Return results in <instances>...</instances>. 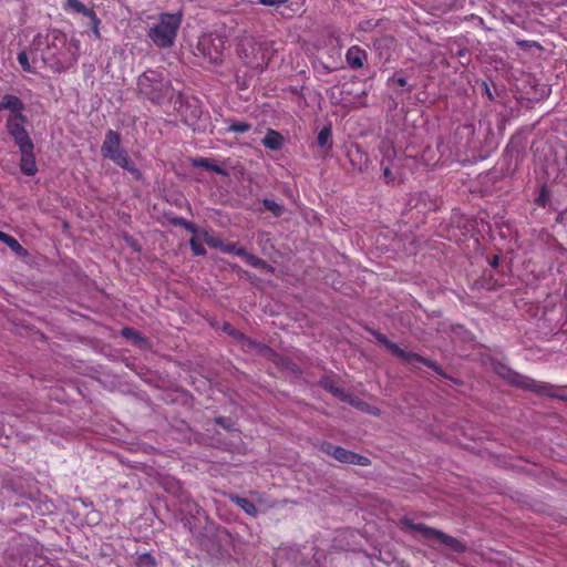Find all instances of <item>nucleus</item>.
Here are the masks:
<instances>
[{"instance_id":"f257e3e1","label":"nucleus","mask_w":567,"mask_h":567,"mask_svg":"<svg viewBox=\"0 0 567 567\" xmlns=\"http://www.w3.org/2000/svg\"><path fill=\"white\" fill-rule=\"evenodd\" d=\"M137 93L141 99L161 105L174 97V87L163 70L148 69L137 78Z\"/></svg>"},{"instance_id":"2f4dec72","label":"nucleus","mask_w":567,"mask_h":567,"mask_svg":"<svg viewBox=\"0 0 567 567\" xmlns=\"http://www.w3.org/2000/svg\"><path fill=\"white\" fill-rule=\"evenodd\" d=\"M122 334L124 337H132V336L137 337V333L132 328H127V327L122 330Z\"/></svg>"},{"instance_id":"6e6552de","label":"nucleus","mask_w":567,"mask_h":567,"mask_svg":"<svg viewBox=\"0 0 567 567\" xmlns=\"http://www.w3.org/2000/svg\"><path fill=\"white\" fill-rule=\"evenodd\" d=\"M175 109L182 121L189 126L195 125L203 114L202 102L193 95L178 92L175 100Z\"/></svg>"},{"instance_id":"7ed1b4c3","label":"nucleus","mask_w":567,"mask_h":567,"mask_svg":"<svg viewBox=\"0 0 567 567\" xmlns=\"http://www.w3.org/2000/svg\"><path fill=\"white\" fill-rule=\"evenodd\" d=\"M101 154L104 158L111 159L114 164L127 171L133 179L141 181L143 178L141 169L122 147L121 135L118 132L109 130L105 133V137L101 146Z\"/></svg>"},{"instance_id":"393cba45","label":"nucleus","mask_w":567,"mask_h":567,"mask_svg":"<svg viewBox=\"0 0 567 567\" xmlns=\"http://www.w3.org/2000/svg\"><path fill=\"white\" fill-rule=\"evenodd\" d=\"M262 205H264V207H265L267 210L271 212L276 217L281 216L282 210H284V209H282V206H281V205H279L278 203H276L275 200H272V199H268V198H265V199L262 200Z\"/></svg>"},{"instance_id":"0eeeda50","label":"nucleus","mask_w":567,"mask_h":567,"mask_svg":"<svg viewBox=\"0 0 567 567\" xmlns=\"http://www.w3.org/2000/svg\"><path fill=\"white\" fill-rule=\"evenodd\" d=\"M372 334L374 336L375 340L383 344L393 355L402 360L403 362L408 364H413L414 362L422 363L426 365L427 368L435 371L437 374L445 377L442 368L435 362L430 359H426L417 353L409 352L403 349H401L396 343L392 342L385 334L379 332V331H372Z\"/></svg>"},{"instance_id":"39448f33","label":"nucleus","mask_w":567,"mask_h":567,"mask_svg":"<svg viewBox=\"0 0 567 567\" xmlns=\"http://www.w3.org/2000/svg\"><path fill=\"white\" fill-rule=\"evenodd\" d=\"M400 525L403 529L414 530L421 534V536L426 540H437L442 545L449 547L455 553H463L465 550V546L457 538L450 536L436 528L430 527L423 523H414L413 519L409 517H403L400 519Z\"/></svg>"},{"instance_id":"473e14b6","label":"nucleus","mask_w":567,"mask_h":567,"mask_svg":"<svg viewBox=\"0 0 567 567\" xmlns=\"http://www.w3.org/2000/svg\"><path fill=\"white\" fill-rule=\"evenodd\" d=\"M499 264V257L497 255L493 256L492 260L489 261V265L493 268H496Z\"/></svg>"},{"instance_id":"aec40b11","label":"nucleus","mask_w":567,"mask_h":567,"mask_svg":"<svg viewBox=\"0 0 567 567\" xmlns=\"http://www.w3.org/2000/svg\"><path fill=\"white\" fill-rule=\"evenodd\" d=\"M199 235L203 241L206 243L210 248L221 250L224 241L219 237L213 236L208 230L205 229L200 230Z\"/></svg>"},{"instance_id":"f03ea898","label":"nucleus","mask_w":567,"mask_h":567,"mask_svg":"<svg viewBox=\"0 0 567 567\" xmlns=\"http://www.w3.org/2000/svg\"><path fill=\"white\" fill-rule=\"evenodd\" d=\"M24 110V103L17 95L7 93L0 100V112L9 111L6 130L18 147L33 143L25 128L28 117Z\"/></svg>"},{"instance_id":"72a5a7b5","label":"nucleus","mask_w":567,"mask_h":567,"mask_svg":"<svg viewBox=\"0 0 567 567\" xmlns=\"http://www.w3.org/2000/svg\"><path fill=\"white\" fill-rule=\"evenodd\" d=\"M383 175L384 177L388 179V181H391L392 179V172L389 167H385L384 171H383Z\"/></svg>"},{"instance_id":"a211bd4d","label":"nucleus","mask_w":567,"mask_h":567,"mask_svg":"<svg viewBox=\"0 0 567 567\" xmlns=\"http://www.w3.org/2000/svg\"><path fill=\"white\" fill-rule=\"evenodd\" d=\"M0 241L6 244L12 251H14L18 256H24L27 250L21 246V244L11 235L3 233L0 230Z\"/></svg>"},{"instance_id":"4be33fe9","label":"nucleus","mask_w":567,"mask_h":567,"mask_svg":"<svg viewBox=\"0 0 567 567\" xmlns=\"http://www.w3.org/2000/svg\"><path fill=\"white\" fill-rule=\"evenodd\" d=\"M87 18L90 19V29H91L93 37L96 40L101 39V31H100L101 19L97 17L95 11H93Z\"/></svg>"},{"instance_id":"7c9ffc66","label":"nucleus","mask_w":567,"mask_h":567,"mask_svg":"<svg viewBox=\"0 0 567 567\" xmlns=\"http://www.w3.org/2000/svg\"><path fill=\"white\" fill-rule=\"evenodd\" d=\"M323 383V386L326 389H328L330 392H332L333 394H338L339 393V389L336 388L332 383L328 382V381H322Z\"/></svg>"},{"instance_id":"bb28decb","label":"nucleus","mask_w":567,"mask_h":567,"mask_svg":"<svg viewBox=\"0 0 567 567\" xmlns=\"http://www.w3.org/2000/svg\"><path fill=\"white\" fill-rule=\"evenodd\" d=\"M175 225L184 227L187 231L199 235L200 230H198L197 226L193 224L192 221L186 220L185 218L181 217L175 220Z\"/></svg>"},{"instance_id":"9b49d317","label":"nucleus","mask_w":567,"mask_h":567,"mask_svg":"<svg viewBox=\"0 0 567 567\" xmlns=\"http://www.w3.org/2000/svg\"><path fill=\"white\" fill-rule=\"evenodd\" d=\"M220 251L224 254H233L235 256L241 257L247 265L254 268H269L264 259L249 254L245 248L238 247L236 243H224Z\"/></svg>"},{"instance_id":"2eb2a0df","label":"nucleus","mask_w":567,"mask_h":567,"mask_svg":"<svg viewBox=\"0 0 567 567\" xmlns=\"http://www.w3.org/2000/svg\"><path fill=\"white\" fill-rule=\"evenodd\" d=\"M190 165L193 167H203L221 176H228V172L224 167L215 164L209 157H193L190 158Z\"/></svg>"},{"instance_id":"f3484780","label":"nucleus","mask_w":567,"mask_h":567,"mask_svg":"<svg viewBox=\"0 0 567 567\" xmlns=\"http://www.w3.org/2000/svg\"><path fill=\"white\" fill-rule=\"evenodd\" d=\"M229 499L231 503L237 505L240 509H243L247 515L251 517H256L258 514V511L252 502H250L246 497H241L238 495H229Z\"/></svg>"},{"instance_id":"b1692460","label":"nucleus","mask_w":567,"mask_h":567,"mask_svg":"<svg viewBox=\"0 0 567 567\" xmlns=\"http://www.w3.org/2000/svg\"><path fill=\"white\" fill-rule=\"evenodd\" d=\"M155 558L150 553H143L136 558L137 567H155Z\"/></svg>"},{"instance_id":"dca6fc26","label":"nucleus","mask_w":567,"mask_h":567,"mask_svg":"<svg viewBox=\"0 0 567 567\" xmlns=\"http://www.w3.org/2000/svg\"><path fill=\"white\" fill-rule=\"evenodd\" d=\"M62 9L68 13H81L86 18L94 11L93 8H87L80 0H64Z\"/></svg>"},{"instance_id":"c756f323","label":"nucleus","mask_w":567,"mask_h":567,"mask_svg":"<svg viewBox=\"0 0 567 567\" xmlns=\"http://www.w3.org/2000/svg\"><path fill=\"white\" fill-rule=\"evenodd\" d=\"M482 86H483V94L486 95V97L489 100V101H493L494 100V95L488 86V84L484 81L482 83Z\"/></svg>"},{"instance_id":"f8f14e48","label":"nucleus","mask_w":567,"mask_h":567,"mask_svg":"<svg viewBox=\"0 0 567 567\" xmlns=\"http://www.w3.org/2000/svg\"><path fill=\"white\" fill-rule=\"evenodd\" d=\"M21 154L19 167L23 175L34 176L38 173V165L34 155V144H27L18 147Z\"/></svg>"},{"instance_id":"a878e982","label":"nucleus","mask_w":567,"mask_h":567,"mask_svg":"<svg viewBox=\"0 0 567 567\" xmlns=\"http://www.w3.org/2000/svg\"><path fill=\"white\" fill-rule=\"evenodd\" d=\"M549 202V192L546 186L540 188V192L535 199V203L538 207L545 208Z\"/></svg>"},{"instance_id":"cd10ccee","label":"nucleus","mask_w":567,"mask_h":567,"mask_svg":"<svg viewBox=\"0 0 567 567\" xmlns=\"http://www.w3.org/2000/svg\"><path fill=\"white\" fill-rule=\"evenodd\" d=\"M17 60H18L19 64L21 65V68L24 71L31 72V65L29 63V56H28V53L25 51H20L18 53Z\"/></svg>"},{"instance_id":"5701e85b","label":"nucleus","mask_w":567,"mask_h":567,"mask_svg":"<svg viewBox=\"0 0 567 567\" xmlns=\"http://www.w3.org/2000/svg\"><path fill=\"white\" fill-rule=\"evenodd\" d=\"M251 130V124L245 121H234L229 124L227 131L234 133H246Z\"/></svg>"},{"instance_id":"c85d7f7f","label":"nucleus","mask_w":567,"mask_h":567,"mask_svg":"<svg viewBox=\"0 0 567 567\" xmlns=\"http://www.w3.org/2000/svg\"><path fill=\"white\" fill-rule=\"evenodd\" d=\"M392 83H395L399 86H405L406 85V79L405 78H395L391 76L388 79V85H391Z\"/></svg>"},{"instance_id":"ddd939ff","label":"nucleus","mask_w":567,"mask_h":567,"mask_svg":"<svg viewBox=\"0 0 567 567\" xmlns=\"http://www.w3.org/2000/svg\"><path fill=\"white\" fill-rule=\"evenodd\" d=\"M346 61L351 69H361L364 65V62L367 61V52L359 48L358 45H353L348 49L346 54Z\"/></svg>"},{"instance_id":"412c9836","label":"nucleus","mask_w":567,"mask_h":567,"mask_svg":"<svg viewBox=\"0 0 567 567\" xmlns=\"http://www.w3.org/2000/svg\"><path fill=\"white\" fill-rule=\"evenodd\" d=\"M202 240L203 239L200 238V235L193 236L189 240L190 249L195 256H205L206 255V249H205Z\"/></svg>"},{"instance_id":"9d476101","label":"nucleus","mask_w":567,"mask_h":567,"mask_svg":"<svg viewBox=\"0 0 567 567\" xmlns=\"http://www.w3.org/2000/svg\"><path fill=\"white\" fill-rule=\"evenodd\" d=\"M319 451L333 457L334 460H337L340 463L353 464V465H360V466H369L371 464L370 458H368L367 456H363L355 452L349 451L339 445H334L330 442H321L319 444Z\"/></svg>"},{"instance_id":"1a4fd4ad","label":"nucleus","mask_w":567,"mask_h":567,"mask_svg":"<svg viewBox=\"0 0 567 567\" xmlns=\"http://www.w3.org/2000/svg\"><path fill=\"white\" fill-rule=\"evenodd\" d=\"M224 42L213 34H204L196 45L195 55L202 56L207 63L216 64L221 61Z\"/></svg>"},{"instance_id":"423d86ee","label":"nucleus","mask_w":567,"mask_h":567,"mask_svg":"<svg viewBox=\"0 0 567 567\" xmlns=\"http://www.w3.org/2000/svg\"><path fill=\"white\" fill-rule=\"evenodd\" d=\"M508 381L514 385L529 390L536 394L545 395L548 398H555L561 401H567V395L565 394L564 388L556 386L546 382L535 381L534 379L524 377L516 372H509Z\"/></svg>"},{"instance_id":"4468645a","label":"nucleus","mask_w":567,"mask_h":567,"mask_svg":"<svg viewBox=\"0 0 567 567\" xmlns=\"http://www.w3.org/2000/svg\"><path fill=\"white\" fill-rule=\"evenodd\" d=\"M284 143H285L284 135L274 128H268L266 132V135L261 140V144L267 150H270V151L281 150L284 146Z\"/></svg>"},{"instance_id":"20e7f679","label":"nucleus","mask_w":567,"mask_h":567,"mask_svg":"<svg viewBox=\"0 0 567 567\" xmlns=\"http://www.w3.org/2000/svg\"><path fill=\"white\" fill-rule=\"evenodd\" d=\"M182 20V13H159L157 22L148 30V38L157 48L172 47L176 40Z\"/></svg>"},{"instance_id":"6ab92c4d","label":"nucleus","mask_w":567,"mask_h":567,"mask_svg":"<svg viewBox=\"0 0 567 567\" xmlns=\"http://www.w3.org/2000/svg\"><path fill=\"white\" fill-rule=\"evenodd\" d=\"M331 138H332L331 126L330 125L323 126L320 130V132L318 133L317 144H318V146H320L322 148L331 150L332 148Z\"/></svg>"}]
</instances>
